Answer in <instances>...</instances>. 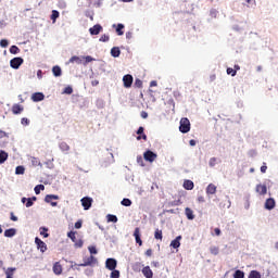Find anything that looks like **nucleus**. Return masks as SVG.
Segmentation results:
<instances>
[{"label": "nucleus", "instance_id": "69168bd1", "mask_svg": "<svg viewBox=\"0 0 278 278\" xmlns=\"http://www.w3.org/2000/svg\"><path fill=\"white\" fill-rule=\"evenodd\" d=\"M38 79H42V70L37 71Z\"/></svg>", "mask_w": 278, "mask_h": 278}, {"label": "nucleus", "instance_id": "09e8293b", "mask_svg": "<svg viewBox=\"0 0 278 278\" xmlns=\"http://www.w3.org/2000/svg\"><path fill=\"white\" fill-rule=\"evenodd\" d=\"M8 45H10V42H8L7 39H2V40L0 41V47H2V49L8 48Z\"/></svg>", "mask_w": 278, "mask_h": 278}, {"label": "nucleus", "instance_id": "f03ea898", "mask_svg": "<svg viewBox=\"0 0 278 278\" xmlns=\"http://www.w3.org/2000/svg\"><path fill=\"white\" fill-rule=\"evenodd\" d=\"M67 237L72 240V242H74V244H75V247H77V249H81V247H84V241L81 239L77 240L75 231H70L67 233Z\"/></svg>", "mask_w": 278, "mask_h": 278}, {"label": "nucleus", "instance_id": "a878e982", "mask_svg": "<svg viewBox=\"0 0 278 278\" xmlns=\"http://www.w3.org/2000/svg\"><path fill=\"white\" fill-rule=\"evenodd\" d=\"M111 55H112V58H119L121 56V48L119 47L112 48Z\"/></svg>", "mask_w": 278, "mask_h": 278}, {"label": "nucleus", "instance_id": "b1692460", "mask_svg": "<svg viewBox=\"0 0 278 278\" xmlns=\"http://www.w3.org/2000/svg\"><path fill=\"white\" fill-rule=\"evenodd\" d=\"M14 236H16V229L14 228H10L4 231L5 238H14Z\"/></svg>", "mask_w": 278, "mask_h": 278}, {"label": "nucleus", "instance_id": "e433bc0d", "mask_svg": "<svg viewBox=\"0 0 278 278\" xmlns=\"http://www.w3.org/2000/svg\"><path fill=\"white\" fill-rule=\"evenodd\" d=\"M122 205H124V207H129L131 206V200L127 199V198H124L122 200Z\"/></svg>", "mask_w": 278, "mask_h": 278}, {"label": "nucleus", "instance_id": "c85d7f7f", "mask_svg": "<svg viewBox=\"0 0 278 278\" xmlns=\"http://www.w3.org/2000/svg\"><path fill=\"white\" fill-rule=\"evenodd\" d=\"M9 154L8 152L1 150L0 151V164H4L8 161Z\"/></svg>", "mask_w": 278, "mask_h": 278}, {"label": "nucleus", "instance_id": "774afa93", "mask_svg": "<svg viewBox=\"0 0 278 278\" xmlns=\"http://www.w3.org/2000/svg\"><path fill=\"white\" fill-rule=\"evenodd\" d=\"M214 232H215V236H220V230H219V228H215Z\"/></svg>", "mask_w": 278, "mask_h": 278}, {"label": "nucleus", "instance_id": "2eb2a0df", "mask_svg": "<svg viewBox=\"0 0 278 278\" xmlns=\"http://www.w3.org/2000/svg\"><path fill=\"white\" fill-rule=\"evenodd\" d=\"M142 275L146 278H153V270H151V267L146 266L142 268Z\"/></svg>", "mask_w": 278, "mask_h": 278}, {"label": "nucleus", "instance_id": "58836bf2", "mask_svg": "<svg viewBox=\"0 0 278 278\" xmlns=\"http://www.w3.org/2000/svg\"><path fill=\"white\" fill-rule=\"evenodd\" d=\"M210 252H211L212 255H218L220 250L218 249V247H211Z\"/></svg>", "mask_w": 278, "mask_h": 278}, {"label": "nucleus", "instance_id": "37998d69", "mask_svg": "<svg viewBox=\"0 0 278 278\" xmlns=\"http://www.w3.org/2000/svg\"><path fill=\"white\" fill-rule=\"evenodd\" d=\"M40 190H45V185H37L35 187V194H40Z\"/></svg>", "mask_w": 278, "mask_h": 278}, {"label": "nucleus", "instance_id": "cd10ccee", "mask_svg": "<svg viewBox=\"0 0 278 278\" xmlns=\"http://www.w3.org/2000/svg\"><path fill=\"white\" fill-rule=\"evenodd\" d=\"M59 147L64 153H68L71 151V146L64 141H62Z\"/></svg>", "mask_w": 278, "mask_h": 278}, {"label": "nucleus", "instance_id": "49530a36", "mask_svg": "<svg viewBox=\"0 0 278 278\" xmlns=\"http://www.w3.org/2000/svg\"><path fill=\"white\" fill-rule=\"evenodd\" d=\"M110 41V36L109 35H102L100 37V42H109Z\"/></svg>", "mask_w": 278, "mask_h": 278}, {"label": "nucleus", "instance_id": "4c0bfd02", "mask_svg": "<svg viewBox=\"0 0 278 278\" xmlns=\"http://www.w3.org/2000/svg\"><path fill=\"white\" fill-rule=\"evenodd\" d=\"M111 278H121V271L118 269H113L111 273Z\"/></svg>", "mask_w": 278, "mask_h": 278}, {"label": "nucleus", "instance_id": "dca6fc26", "mask_svg": "<svg viewBox=\"0 0 278 278\" xmlns=\"http://www.w3.org/2000/svg\"><path fill=\"white\" fill-rule=\"evenodd\" d=\"M134 236L137 244H139V247H142V239L140 238V228H135Z\"/></svg>", "mask_w": 278, "mask_h": 278}, {"label": "nucleus", "instance_id": "5fc2aeb1", "mask_svg": "<svg viewBox=\"0 0 278 278\" xmlns=\"http://www.w3.org/2000/svg\"><path fill=\"white\" fill-rule=\"evenodd\" d=\"M21 124L24 125V126H27V125H29V119L27 117H23L21 119Z\"/></svg>", "mask_w": 278, "mask_h": 278}, {"label": "nucleus", "instance_id": "6ab92c4d", "mask_svg": "<svg viewBox=\"0 0 278 278\" xmlns=\"http://www.w3.org/2000/svg\"><path fill=\"white\" fill-rule=\"evenodd\" d=\"M265 210H275V199L269 198L266 200Z\"/></svg>", "mask_w": 278, "mask_h": 278}, {"label": "nucleus", "instance_id": "e2e57ef3", "mask_svg": "<svg viewBox=\"0 0 278 278\" xmlns=\"http://www.w3.org/2000/svg\"><path fill=\"white\" fill-rule=\"evenodd\" d=\"M146 255H147L148 257H151V255H153V250L148 249V250L146 251Z\"/></svg>", "mask_w": 278, "mask_h": 278}, {"label": "nucleus", "instance_id": "ea45409f", "mask_svg": "<svg viewBox=\"0 0 278 278\" xmlns=\"http://www.w3.org/2000/svg\"><path fill=\"white\" fill-rule=\"evenodd\" d=\"M60 18V12L53 10L51 14V21H58Z\"/></svg>", "mask_w": 278, "mask_h": 278}, {"label": "nucleus", "instance_id": "ddd939ff", "mask_svg": "<svg viewBox=\"0 0 278 278\" xmlns=\"http://www.w3.org/2000/svg\"><path fill=\"white\" fill-rule=\"evenodd\" d=\"M25 110V108L21 104H13L12 105V109H11V112L12 114H15V115H18L21 114L23 111Z\"/></svg>", "mask_w": 278, "mask_h": 278}, {"label": "nucleus", "instance_id": "f257e3e1", "mask_svg": "<svg viewBox=\"0 0 278 278\" xmlns=\"http://www.w3.org/2000/svg\"><path fill=\"white\" fill-rule=\"evenodd\" d=\"M179 131H181V134H188V131H190V119H188V117L180 119Z\"/></svg>", "mask_w": 278, "mask_h": 278}, {"label": "nucleus", "instance_id": "a18cd8bd", "mask_svg": "<svg viewBox=\"0 0 278 278\" xmlns=\"http://www.w3.org/2000/svg\"><path fill=\"white\" fill-rule=\"evenodd\" d=\"M63 93L64 94H73V87H71V86L65 87Z\"/></svg>", "mask_w": 278, "mask_h": 278}, {"label": "nucleus", "instance_id": "8fccbe9b", "mask_svg": "<svg viewBox=\"0 0 278 278\" xmlns=\"http://www.w3.org/2000/svg\"><path fill=\"white\" fill-rule=\"evenodd\" d=\"M88 250H89V253H90L91 255H97V253H98L96 247H89Z\"/></svg>", "mask_w": 278, "mask_h": 278}, {"label": "nucleus", "instance_id": "338daca9", "mask_svg": "<svg viewBox=\"0 0 278 278\" xmlns=\"http://www.w3.org/2000/svg\"><path fill=\"white\" fill-rule=\"evenodd\" d=\"M11 220H13L14 223H16V220H18V217H16L14 215V213H11Z\"/></svg>", "mask_w": 278, "mask_h": 278}, {"label": "nucleus", "instance_id": "052dcab7", "mask_svg": "<svg viewBox=\"0 0 278 278\" xmlns=\"http://www.w3.org/2000/svg\"><path fill=\"white\" fill-rule=\"evenodd\" d=\"M210 166H216V157L210 160Z\"/></svg>", "mask_w": 278, "mask_h": 278}, {"label": "nucleus", "instance_id": "4d7b16f0", "mask_svg": "<svg viewBox=\"0 0 278 278\" xmlns=\"http://www.w3.org/2000/svg\"><path fill=\"white\" fill-rule=\"evenodd\" d=\"M34 205V201H31V198L26 199V207H31Z\"/></svg>", "mask_w": 278, "mask_h": 278}, {"label": "nucleus", "instance_id": "3c124183", "mask_svg": "<svg viewBox=\"0 0 278 278\" xmlns=\"http://www.w3.org/2000/svg\"><path fill=\"white\" fill-rule=\"evenodd\" d=\"M81 266V264H77V263H74L72 266H71V269L72 270H81L79 267Z\"/></svg>", "mask_w": 278, "mask_h": 278}, {"label": "nucleus", "instance_id": "79ce46f5", "mask_svg": "<svg viewBox=\"0 0 278 278\" xmlns=\"http://www.w3.org/2000/svg\"><path fill=\"white\" fill-rule=\"evenodd\" d=\"M154 238H155V240H162V238H163L162 230L156 229L154 232Z\"/></svg>", "mask_w": 278, "mask_h": 278}, {"label": "nucleus", "instance_id": "39448f33", "mask_svg": "<svg viewBox=\"0 0 278 278\" xmlns=\"http://www.w3.org/2000/svg\"><path fill=\"white\" fill-rule=\"evenodd\" d=\"M35 244H37V249L41 253H45L47 251V243H45V241H42L40 238L38 237L35 238Z\"/></svg>", "mask_w": 278, "mask_h": 278}, {"label": "nucleus", "instance_id": "f8f14e48", "mask_svg": "<svg viewBox=\"0 0 278 278\" xmlns=\"http://www.w3.org/2000/svg\"><path fill=\"white\" fill-rule=\"evenodd\" d=\"M31 101L38 103L39 101H45V93L42 92H35L31 96Z\"/></svg>", "mask_w": 278, "mask_h": 278}, {"label": "nucleus", "instance_id": "6e6d98bb", "mask_svg": "<svg viewBox=\"0 0 278 278\" xmlns=\"http://www.w3.org/2000/svg\"><path fill=\"white\" fill-rule=\"evenodd\" d=\"M31 162H33V166H41L40 162L36 157H33Z\"/></svg>", "mask_w": 278, "mask_h": 278}, {"label": "nucleus", "instance_id": "9d476101", "mask_svg": "<svg viewBox=\"0 0 278 278\" xmlns=\"http://www.w3.org/2000/svg\"><path fill=\"white\" fill-rule=\"evenodd\" d=\"M124 88H131V84H134V76L127 74L123 77Z\"/></svg>", "mask_w": 278, "mask_h": 278}, {"label": "nucleus", "instance_id": "aec40b11", "mask_svg": "<svg viewBox=\"0 0 278 278\" xmlns=\"http://www.w3.org/2000/svg\"><path fill=\"white\" fill-rule=\"evenodd\" d=\"M137 140H147V136L144 135V127L140 126L137 130Z\"/></svg>", "mask_w": 278, "mask_h": 278}, {"label": "nucleus", "instance_id": "bf43d9fd", "mask_svg": "<svg viewBox=\"0 0 278 278\" xmlns=\"http://www.w3.org/2000/svg\"><path fill=\"white\" fill-rule=\"evenodd\" d=\"M83 222L78 220L75 223V229H81Z\"/></svg>", "mask_w": 278, "mask_h": 278}, {"label": "nucleus", "instance_id": "2f4dec72", "mask_svg": "<svg viewBox=\"0 0 278 278\" xmlns=\"http://www.w3.org/2000/svg\"><path fill=\"white\" fill-rule=\"evenodd\" d=\"M15 175H25V167L20 165L15 168Z\"/></svg>", "mask_w": 278, "mask_h": 278}, {"label": "nucleus", "instance_id": "5701e85b", "mask_svg": "<svg viewBox=\"0 0 278 278\" xmlns=\"http://www.w3.org/2000/svg\"><path fill=\"white\" fill-rule=\"evenodd\" d=\"M113 27H116V34L117 36H123L125 34V31H123L125 29V25L123 24H113Z\"/></svg>", "mask_w": 278, "mask_h": 278}, {"label": "nucleus", "instance_id": "423d86ee", "mask_svg": "<svg viewBox=\"0 0 278 278\" xmlns=\"http://www.w3.org/2000/svg\"><path fill=\"white\" fill-rule=\"evenodd\" d=\"M84 210H90L92 207V198L85 197L80 200Z\"/></svg>", "mask_w": 278, "mask_h": 278}, {"label": "nucleus", "instance_id": "473e14b6", "mask_svg": "<svg viewBox=\"0 0 278 278\" xmlns=\"http://www.w3.org/2000/svg\"><path fill=\"white\" fill-rule=\"evenodd\" d=\"M106 218L109 223H118V217H116V215L109 214Z\"/></svg>", "mask_w": 278, "mask_h": 278}, {"label": "nucleus", "instance_id": "de8ad7c7", "mask_svg": "<svg viewBox=\"0 0 278 278\" xmlns=\"http://www.w3.org/2000/svg\"><path fill=\"white\" fill-rule=\"evenodd\" d=\"M142 266H144V265H142V263H135L134 266H132V269L134 270H140L142 268Z\"/></svg>", "mask_w": 278, "mask_h": 278}, {"label": "nucleus", "instance_id": "f704fd0d", "mask_svg": "<svg viewBox=\"0 0 278 278\" xmlns=\"http://www.w3.org/2000/svg\"><path fill=\"white\" fill-rule=\"evenodd\" d=\"M14 270H16V268H12V267L8 268L5 271L7 278H12L14 275Z\"/></svg>", "mask_w": 278, "mask_h": 278}, {"label": "nucleus", "instance_id": "412c9836", "mask_svg": "<svg viewBox=\"0 0 278 278\" xmlns=\"http://www.w3.org/2000/svg\"><path fill=\"white\" fill-rule=\"evenodd\" d=\"M185 214H186L188 220H194V211H192V208L186 207Z\"/></svg>", "mask_w": 278, "mask_h": 278}, {"label": "nucleus", "instance_id": "a19ab883", "mask_svg": "<svg viewBox=\"0 0 278 278\" xmlns=\"http://www.w3.org/2000/svg\"><path fill=\"white\" fill-rule=\"evenodd\" d=\"M47 231H49L48 228L41 227L40 228V236H43V238H49V233H47Z\"/></svg>", "mask_w": 278, "mask_h": 278}, {"label": "nucleus", "instance_id": "0e129e2a", "mask_svg": "<svg viewBox=\"0 0 278 278\" xmlns=\"http://www.w3.org/2000/svg\"><path fill=\"white\" fill-rule=\"evenodd\" d=\"M0 138H8V132L0 130Z\"/></svg>", "mask_w": 278, "mask_h": 278}, {"label": "nucleus", "instance_id": "9b49d317", "mask_svg": "<svg viewBox=\"0 0 278 278\" xmlns=\"http://www.w3.org/2000/svg\"><path fill=\"white\" fill-rule=\"evenodd\" d=\"M11 68H20L23 64V58H14L10 61Z\"/></svg>", "mask_w": 278, "mask_h": 278}, {"label": "nucleus", "instance_id": "1a4fd4ad", "mask_svg": "<svg viewBox=\"0 0 278 278\" xmlns=\"http://www.w3.org/2000/svg\"><path fill=\"white\" fill-rule=\"evenodd\" d=\"M92 264H97V258L93 255H90L87 258H84V263L80 264V266H92Z\"/></svg>", "mask_w": 278, "mask_h": 278}, {"label": "nucleus", "instance_id": "72a5a7b5", "mask_svg": "<svg viewBox=\"0 0 278 278\" xmlns=\"http://www.w3.org/2000/svg\"><path fill=\"white\" fill-rule=\"evenodd\" d=\"M233 278H244V271L237 269L233 274Z\"/></svg>", "mask_w": 278, "mask_h": 278}, {"label": "nucleus", "instance_id": "864d4df0", "mask_svg": "<svg viewBox=\"0 0 278 278\" xmlns=\"http://www.w3.org/2000/svg\"><path fill=\"white\" fill-rule=\"evenodd\" d=\"M137 163L139 164V166H144V160L142 159V156H137Z\"/></svg>", "mask_w": 278, "mask_h": 278}, {"label": "nucleus", "instance_id": "680f3d73", "mask_svg": "<svg viewBox=\"0 0 278 278\" xmlns=\"http://www.w3.org/2000/svg\"><path fill=\"white\" fill-rule=\"evenodd\" d=\"M141 118H149V113H147V111H142Z\"/></svg>", "mask_w": 278, "mask_h": 278}, {"label": "nucleus", "instance_id": "7c9ffc66", "mask_svg": "<svg viewBox=\"0 0 278 278\" xmlns=\"http://www.w3.org/2000/svg\"><path fill=\"white\" fill-rule=\"evenodd\" d=\"M70 64H81V58L76 56V55L72 56L70 59Z\"/></svg>", "mask_w": 278, "mask_h": 278}, {"label": "nucleus", "instance_id": "c9c22d12", "mask_svg": "<svg viewBox=\"0 0 278 278\" xmlns=\"http://www.w3.org/2000/svg\"><path fill=\"white\" fill-rule=\"evenodd\" d=\"M20 52H21V49H18V47L11 46L10 53H12L13 55H16V53H20Z\"/></svg>", "mask_w": 278, "mask_h": 278}, {"label": "nucleus", "instance_id": "393cba45", "mask_svg": "<svg viewBox=\"0 0 278 278\" xmlns=\"http://www.w3.org/2000/svg\"><path fill=\"white\" fill-rule=\"evenodd\" d=\"M206 194H216V185L210 184L206 187Z\"/></svg>", "mask_w": 278, "mask_h": 278}, {"label": "nucleus", "instance_id": "20e7f679", "mask_svg": "<svg viewBox=\"0 0 278 278\" xmlns=\"http://www.w3.org/2000/svg\"><path fill=\"white\" fill-rule=\"evenodd\" d=\"M58 199H60V197L55 195V194H47L45 198L46 203H50V205H52V207H58V202H53V201H58Z\"/></svg>", "mask_w": 278, "mask_h": 278}, {"label": "nucleus", "instance_id": "0eeeda50", "mask_svg": "<svg viewBox=\"0 0 278 278\" xmlns=\"http://www.w3.org/2000/svg\"><path fill=\"white\" fill-rule=\"evenodd\" d=\"M101 31H103V26H101V24H96L93 27L89 28L91 36H99Z\"/></svg>", "mask_w": 278, "mask_h": 278}, {"label": "nucleus", "instance_id": "603ef678", "mask_svg": "<svg viewBox=\"0 0 278 278\" xmlns=\"http://www.w3.org/2000/svg\"><path fill=\"white\" fill-rule=\"evenodd\" d=\"M135 86H136V88H142V80H140V78H137L135 80Z\"/></svg>", "mask_w": 278, "mask_h": 278}, {"label": "nucleus", "instance_id": "f3484780", "mask_svg": "<svg viewBox=\"0 0 278 278\" xmlns=\"http://www.w3.org/2000/svg\"><path fill=\"white\" fill-rule=\"evenodd\" d=\"M256 192L258 194H261L262 197H264V194H266V192H268V189H267L266 185H257Z\"/></svg>", "mask_w": 278, "mask_h": 278}, {"label": "nucleus", "instance_id": "bb28decb", "mask_svg": "<svg viewBox=\"0 0 278 278\" xmlns=\"http://www.w3.org/2000/svg\"><path fill=\"white\" fill-rule=\"evenodd\" d=\"M52 73L54 77H62V68L58 65L52 67Z\"/></svg>", "mask_w": 278, "mask_h": 278}, {"label": "nucleus", "instance_id": "7ed1b4c3", "mask_svg": "<svg viewBox=\"0 0 278 278\" xmlns=\"http://www.w3.org/2000/svg\"><path fill=\"white\" fill-rule=\"evenodd\" d=\"M143 157L146 162H155V160H157V154L151 150H148L143 153Z\"/></svg>", "mask_w": 278, "mask_h": 278}, {"label": "nucleus", "instance_id": "6e6552de", "mask_svg": "<svg viewBox=\"0 0 278 278\" xmlns=\"http://www.w3.org/2000/svg\"><path fill=\"white\" fill-rule=\"evenodd\" d=\"M116 266H117L116 258H108L105 261V267L108 268V270H115Z\"/></svg>", "mask_w": 278, "mask_h": 278}, {"label": "nucleus", "instance_id": "4be33fe9", "mask_svg": "<svg viewBox=\"0 0 278 278\" xmlns=\"http://www.w3.org/2000/svg\"><path fill=\"white\" fill-rule=\"evenodd\" d=\"M182 186L185 190H194V182L192 180H185Z\"/></svg>", "mask_w": 278, "mask_h": 278}, {"label": "nucleus", "instance_id": "a211bd4d", "mask_svg": "<svg viewBox=\"0 0 278 278\" xmlns=\"http://www.w3.org/2000/svg\"><path fill=\"white\" fill-rule=\"evenodd\" d=\"M170 247L173 249H179V247H181V236L176 237L175 240L170 242Z\"/></svg>", "mask_w": 278, "mask_h": 278}, {"label": "nucleus", "instance_id": "c756f323", "mask_svg": "<svg viewBox=\"0 0 278 278\" xmlns=\"http://www.w3.org/2000/svg\"><path fill=\"white\" fill-rule=\"evenodd\" d=\"M248 278H262V274L257 270H251Z\"/></svg>", "mask_w": 278, "mask_h": 278}, {"label": "nucleus", "instance_id": "c03bdc74", "mask_svg": "<svg viewBox=\"0 0 278 278\" xmlns=\"http://www.w3.org/2000/svg\"><path fill=\"white\" fill-rule=\"evenodd\" d=\"M227 75H231V77H236L237 71L231 68V67H228L227 68Z\"/></svg>", "mask_w": 278, "mask_h": 278}, {"label": "nucleus", "instance_id": "4468645a", "mask_svg": "<svg viewBox=\"0 0 278 278\" xmlns=\"http://www.w3.org/2000/svg\"><path fill=\"white\" fill-rule=\"evenodd\" d=\"M52 270H53L54 275H61L62 270H63L62 264H60V262H55L53 264Z\"/></svg>", "mask_w": 278, "mask_h": 278}, {"label": "nucleus", "instance_id": "13d9d810", "mask_svg": "<svg viewBox=\"0 0 278 278\" xmlns=\"http://www.w3.org/2000/svg\"><path fill=\"white\" fill-rule=\"evenodd\" d=\"M266 170H268V166H266V163H263L261 166V173H266Z\"/></svg>", "mask_w": 278, "mask_h": 278}]
</instances>
